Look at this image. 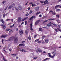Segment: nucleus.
<instances>
[{"mask_svg":"<svg viewBox=\"0 0 61 61\" xmlns=\"http://www.w3.org/2000/svg\"><path fill=\"white\" fill-rule=\"evenodd\" d=\"M14 39V41H17L18 40V39L16 37H15L14 38L13 37H11L8 40H5V41H11V40H13Z\"/></svg>","mask_w":61,"mask_h":61,"instance_id":"obj_1","label":"nucleus"},{"mask_svg":"<svg viewBox=\"0 0 61 61\" xmlns=\"http://www.w3.org/2000/svg\"><path fill=\"white\" fill-rule=\"evenodd\" d=\"M52 54L53 55V56H52L51 55V53H48V55L49 57H51V58H54L55 56V55H56V53L55 52H54L53 51L52 52Z\"/></svg>","mask_w":61,"mask_h":61,"instance_id":"obj_2","label":"nucleus"},{"mask_svg":"<svg viewBox=\"0 0 61 61\" xmlns=\"http://www.w3.org/2000/svg\"><path fill=\"white\" fill-rule=\"evenodd\" d=\"M32 26H33V24L32 23H31L30 24V30L31 31H34V30L33 29Z\"/></svg>","mask_w":61,"mask_h":61,"instance_id":"obj_3","label":"nucleus"},{"mask_svg":"<svg viewBox=\"0 0 61 61\" xmlns=\"http://www.w3.org/2000/svg\"><path fill=\"white\" fill-rule=\"evenodd\" d=\"M19 33H20V35L22 36V35L23 34V30H20L19 31Z\"/></svg>","mask_w":61,"mask_h":61,"instance_id":"obj_4","label":"nucleus"},{"mask_svg":"<svg viewBox=\"0 0 61 61\" xmlns=\"http://www.w3.org/2000/svg\"><path fill=\"white\" fill-rule=\"evenodd\" d=\"M20 50L22 52H24V53L25 52H27V51H25V50H24L22 49H20Z\"/></svg>","mask_w":61,"mask_h":61,"instance_id":"obj_5","label":"nucleus"},{"mask_svg":"<svg viewBox=\"0 0 61 61\" xmlns=\"http://www.w3.org/2000/svg\"><path fill=\"white\" fill-rule=\"evenodd\" d=\"M40 2L41 3V4H43V3H44V4H43V5H44L46 4V2H45V1H44L43 2L42 1H40Z\"/></svg>","mask_w":61,"mask_h":61,"instance_id":"obj_6","label":"nucleus"},{"mask_svg":"<svg viewBox=\"0 0 61 61\" xmlns=\"http://www.w3.org/2000/svg\"><path fill=\"white\" fill-rule=\"evenodd\" d=\"M53 24V23L51 22H50L49 23H48L47 25V26H50L52 25V24Z\"/></svg>","mask_w":61,"mask_h":61,"instance_id":"obj_7","label":"nucleus"},{"mask_svg":"<svg viewBox=\"0 0 61 61\" xmlns=\"http://www.w3.org/2000/svg\"><path fill=\"white\" fill-rule=\"evenodd\" d=\"M39 9V7H37L35 8V11H37V10H38Z\"/></svg>","mask_w":61,"mask_h":61,"instance_id":"obj_8","label":"nucleus"},{"mask_svg":"<svg viewBox=\"0 0 61 61\" xmlns=\"http://www.w3.org/2000/svg\"><path fill=\"white\" fill-rule=\"evenodd\" d=\"M39 22H40V20H38L36 21L35 22V25H37V24L39 23Z\"/></svg>","mask_w":61,"mask_h":61,"instance_id":"obj_9","label":"nucleus"},{"mask_svg":"<svg viewBox=\"0 0 61 61\" xmlns=\"http://www.w3.org/2000/svg\"><path fill=\"white\" fill-rule=\"evenodd\" d=\"M21 20H22V18L20 17H19L18 19V21L19 22H20V21H21Z\"/></svg>","mask_w":61,"mask_h":61,"instance_id":"obj_10","label":"nucleus"},{"mask_svg":"<svg viewBox=\"0 0 61 61\" xmlns=\"http://www.w3.org/2000/svg\"><path fill=\"white\" fill-rule=\"evenodd\" d=\"M18 7L19 10H21L22 8V6H21V5L19 6Z\"/></svg>","mask_w":61,"mask_h":61,"instance_id":"obj_11","label":"nucleus"},{"mask_svg":"<svg viewBox=\"0 0 61 61\" xmlns=\"http://www.w3.org/2000/svg\"><path fill=\"white\" fill-rule=\"evenodd\" d=\"M13 7V5H10L8 8V9H10L11 8H12Z\"/></svg>","mask_w":61,"mask_h":61,"instance_id":"obj_12","label":"nucleus"},{"mask_svg":"<svg viewBox=\"0 0 61 61\" xmlns=\"http://www.w3.org/2000/svg\"><path fill=\"white\" fill-rule=\"evenodd\" d=\"M49 27H50V26L47 25L46 26L43 27V28H46L47 29H48V28H49Z\"/></svg>","mask_w":61,"mask_h":61,"instance_id":"obj_13","label":"nucleus"},{"mask_svg":"<svg viewBox=\"0 0 61 61\" xmlns=\"http://www.w3.org/2000/svg\"><path fill=\"white\" fill-rule=\"evenodd\" d=\"M11 56H12L13 57H15V56H16V54H11Z\"/></svg>","mask_w":61,"mask_h":61,"instance_id":"obj_14","label":"nucleus"},{"mask_svg":"<svg viewBox=\"0 0 61 61\" xmlns=\"http://www.w3.org/2000/svg\"><path fill=\"white\" fill-rule=\"evenodd\" d=\"M45 42L46 43H47L48 42V39H46L45 40Z\"/></svg>","mask_w":61,"mask_h":61,"instance_id":"obj_15","label":"nucleus"},{"mask_svg":"<svg viewBox=\"0 0 61 61\" xmlns=\"http://www.w3.org/2000/svg\"><path fill=\"white\" fill-rule=\"evenodd\" d=\"M1 21L3 23V24H5V21H4V20H3V19H2Z\"/></svg>","mask_w":61,"mask_h":61,"instance_id":"obj_16","label":"nucleus"},{"mask_svg":"<svg viewBox=\"0 0 61 61\" xmlns=\"http://www.w3.org/2000/svg\"><path fill=\"white\" fill-rule=\"evenodd\" d=\"M24 45H25L24 44H20L19 45V46H24Z\"/></svg>","mask_w":61,"mask_h":61,"instance_id":"obj_17","label":"nucleus"},{"mask_svg":"<svg viewBox=\"0 0 61 61\" xmlns=\"http://www.w3.org/2000/svg\"><path fill=\"white\" fill-rule=\"evenodd\" d=\"M56 21L58 23H60V21L59 20H56Z\"/></svg>","mask_w":61,"mask_h":61,"instance_id":"obj_18","label":"nucleus"},{"mask_svg":"<svg viewBox=\"0 0 61 61\" xmlns=\"http://www.w3.org/2000/svg\"><path fill=\"white\" fill-rule=\"evenodd\" d=\"M7 36H5L4 35H3L1 36V37H4V38H5V37H6Z\"/></svg>","mask_w":61,"mask_h":61,"instance_id":"obj_19","label":"nucleus"},{"mask_svg":"<svg viewBox=\"0 0 61 61\" xmlns=\"http://www.w3.org/2000/svg\"><path fill=\"white\" fill-rule=\"evenodd\" d=\"M59 5H56L55 7V8L56 9V8H58V7H59Z\"/></svg>","mask_w":61,"mask_h":61,"instance_id":"obj_20","label":"nucleus"},{"mask_svg":"<svg viewBox=\"0 0 61 61\" xmlns=\"http://www.w3.org/2000/svg\"><path fill=\"white\" fill-rule=\"evenodd\" d=\"M27 18H28V17H26L24 19H23L22 20V21H24V20H26V19H27Z\"/></svg>","mask_w":61,"mask_h":61,"instance_id":"obj_21","label":"nucleus"},{"mask_svg":"<svg viewBox=\"0 0 61 61\" xmlns=\"http://www.w3.org/2000/svg\"><path fill=\"white\" fill-rule=\"evenodd\" d=\"M32 13H33V11L32 10H30V12H29V14H31Z\"/></svg>","mask_w":61,"mask_h":61,"instance_id":"obj_22","label":"nucleus"},{"mask_svg":"<svg viewBox=\"0 0 61 61\" xmlns=\"http://www.w3.org/2000/svg\"><path fill=\"white\" fill-rule=\"evenodd\" d=\"M38 51H39V52H42V51L41 50H38Z\"/></svg>","mask_w":61,"mask_h":61,"instance_id":"obj_23","label":"nucleus"},{"mask_svg":"<svg viewBox=\"0 0 61 61\" xmlns=\"http://www.w3.org/2000/svg\"><path fill=\"white\" fill-rule=\"evenodd\" d=\"M33 19V16L31 17L29 19V20H31L32 19Z\"/></svg>","mask_w":61,"mask_h":61,"instance_id":"obj_24","label":"nucleus"},{"mask_svg":"<svg viewBox=\"0 0 61 61\" xmlns=\"http://www.w3.org/2000/svg\"><path fill=\"white\" fill-rule=\"evenodd\" d=\"M14 25H15V24H13V25L10 26V28H12V27H13L14 26Z\"/></svg>","mask_w":61,"mask_h":61,"instance_id":"obj_25","label":"nucleus"},{"mask_svg":"<svg viewBox=\"0 0 61 61\" xmlns=\"http://www.w3.org/2000/svg\"><path fill=\"white\" fill-rule=\"evenodd\" d=\"M45 37H46V36H42V39H44V38H45Z\"/></svg>","mask_w":61,"mask_h":61,"instance_id":"obj_26","label":"nucleus"},{"mask_svg":"<svg viewBox=\"0 0 61 61\" xmlns=\"http://www.w3.org/2000/svg\"><path fill=\"white\" fill-rule=\"evenodd\" d=\"M25 33L26 34H27L28 33V30H27L25 31Z\"/></svg>","mask_w":61,"mask_h":61,"instance_id":"obj_27","label":"nucleus"},{"mask_svg":"<svg viewBox=\"0 0 61 61\" xmlns=\"http://www.w3.org/2000/svg\"><path fill=\"white\" fill-rule=\"evenodd\" d=\"M28 39L29 40H31V36H29L28 37Z\"/></svg>","mask_w":61,"mask_h":61,"instance_id":"obj_28","label":"nucleus"},{"mask_svg":"<svg viewBox=\"0 0 61 61\" xmlns=\"http://www.w3.org/2000/svg\"><path fill=\"white\" fill-rule=\"evenodd\" d=\"M10 30L9 29H7L6 30V31H9V30Z\"/></svg>","mask_w":61,"mask_h":61,"instance_id":"obj_29","label":"nucleus"},{"mask_svg":"<svg viewBox=\"0 0 61 61\" xmlns=\"http://www.w3.org/2000/svg\"><path fill=\"white\" fill-rule=\"evenodd\" d=\"M56 16L57 18H59V15H56Z\"/></svg>","mask_w":61,"mask_h":61,"instance_id":"obj_30","label":"nucleus"},{"mask_svg":"<svg viewBox=\"0 0 61 61\" xmlns=\"http://www.w3.org/2000/svg\"><path fill=\"white\" fill-rule=\"evenodd\" d=\"M42 29L41 28H40L39 29V31H42Z\"/></svg>","mask_w":61,"mask_h":61,"instance_id":"obj_31","label":"nucleus"},{"mask_svg":"<svg viewBox=\"0 0 61 61\" xmlns=\"http://www.w3.org/2000/svg\"><path fill=\"white\" fill-rule=\"evenodd\" d=\"M57 29L59 31H60L61 32V29H60L59 28H57Z\"/></svg>","mask_w":61,"mask_h":61,"instance_id":"obj_32","label":"nucleus"},{"mask_svg":"<svg viewBox=\"0 0 61 61\" xmlns=\"http://www.w3.org/2000/svg\"><path fill=\"white\" fill-rule=\"evenodd\" d=\"M57 11H60V9H57L56 10Z\"/></svg>","mask_w":61,"mask_h":61,"instance_id":"obj_33","label":"nucleus"},{"mask_svg":"<svg viewBox=\"0 0 61 61\" xmlns=\"http://www.w3.org/2000/svg\"><path fill=\"white\" fill-rule=\"evenodd\" d=\"M5 2H6V1H3L2 2V4H3V5H4L5 3Z\"/></svg>","mask_w":61,"mask_h":61,"instance_id":"obj_34","label":"nucleus"},{"mask_svg":"<svg viewBox=\"0 0 61 61\" xmlns=\"http://www.w3.org/2000/svg\"><path fill=\"white\" fill-rule=\"evenodd\" d=\"M39 40L38 39H37L35 41V42H37V41H38Z\"/></svg>","mask_w":61,"mask_h":61,"instance_id":"obj_35","label":"nucleus"},{"mask_svg":"<svg viewBox=\"0 0 61 61\" xmlns=\"http://www.w3.org/2000/svg\"><path fill=\"white\" fill-rule=\"evenodd\" d=\"M47 21H48V20H46L43 22V23H46V22H47Z\"/></svg>","mask_w":61,"mask_h":61,"instance_id":"obj_36","label":"nucleus"},{"mask_svg":"<svg viewBox=\"0 0 61 61\" xmlns=\"http://www.w3.org/2000/svg\"><path fill=\"white\" fill-rule=\"evenodd\" d=\"M37 57L36 56L34 57V59H36L37 58Z\"/></svg>","mask_w":61,"mask_h":61,"instance_id":"obj_37","label":"nucleus"},{"mask_svg":"<svg viewBox=\"0 0 61 61\" xmlns=\"http://www.w3.org/2000/svg\"><path fill=\"white\" fill-rule=\"evenodd\" d=\"M4 39H2V43L3 44H4V43L3 42H4Z\"/></svg>","mask_w":61,"mask_h":61,"instance_id":"obj_38","label":"nucleus"},{"mask_svg":"<svg viewBox=\"0 0 61 61\" xmlns=\"http://www.w3.org/2000/svg\"><path fill=\"white\" fill-rule=\"evenodd\" d=\"M48 59V58H46V59H44L43 60V61H46L47 60V59Z\"/></svg>","mask_w":61,"mask_h":61,"instance_id":"obj_39","label":"nucleus"},{"mask_svg":"<svg viewBox=\"0 0 61 61\" xmlns=\"http://www.w3.org/2000/svg\"><path fill=\"white\" fill-rule=\"evenodd\" d=\"M38 43H39V44H41V43H42V42L41 41H38Z\"/></svg>","mask_w":61,"mask_h":61,"instance_id":"obj_40","label":"nucleus"},{"mask_svg":"<svg viewBox=\"0 0 61 61\" xmlns=\"http://www.w3.org/2000/svg\"><path fill=\"white\" fill-rule=\"evenodd\" d=\"M45 3H47L48 2V1L47 0H46L45 1Z\"/></svg>","mask_w":61,"mask_h":61,"instance_id":"obj_41","label":"nucleus"},{"mask_svg":"<svg viewBox=\"0 0 61 61\" xmlns=\"http://www.w3.org/2000/svg\"><path fill=\"white\" fill-rule=\"evenodd\" d=\"M5 14H4L3 15V17L4 18L5 17Z\"/></svg>","mask_w":61,"mask_h":61,"instance_id":"obj_42","label":"nucleus"},{"mask_svg":"<svg viewBox=\"0 0 61 61\" xmlns=\"http://www.w3.org/2000/svg\"><path fill=\"white\" fill-rule=\"evenodd\" d=\"M32 17H33V18H36V17L35 16H32Z\"/></svg>","mask_w":61,"mask_h":61,"instance_id":"obj_43","label":"nucleus"},{"mask_svg":"<svg viewBox=\"0 0 61 61\" xmlns=\"http://www.w3.org/2000/svg\"><path fill=\"white\" fill-rule=\"evenodd\" d=\"M3 28H4V29H5V28L6 27H5V25H4V26H3Z\"/></svg>","mask_w":61,"mask_h":61,"instance_id":"obj_44","label":"nucleus"},{"mask_svg":"<svg viewBox=\"0 0 61 61\" xmlns=\"http://www.w3.org/2000/svg\"><path fill=\"white\" fill-rule=\"evenodd\" d=\"M36 36H37V35H36L35 36H34V38H36Z\"/></svg>","mask_w":61,"mask_h":61,"instance_id":"obj_45","label":"nucleus"},{"mask_svg":"<svg viewBox=\"0 0 61 61\" xmlns=\"http://www.w3.org/2000/svg\"><path fill=\"white\" fill-rule=\"evenodd\" d=\"M39 17H42V15L40 14L39 15Z\"/></svg>","mask_w":61,"mask_h":61,"instance_id":"obj_46","label":"nucleus"},{"mask_svg":"<svg viewBox=\"0 0 61 61\" xmlns=\"http://www.w3.org/2000/svg\"><path fill=\"white\" fill-rule=\"evenodd\" d=\"M15 30H16V31H18V28H17L15 29Z\"/></svg>","mask_w":61,"mask_h":61,"instance_id":"obj_47","label":"nucleus"},{"mask_svg":"<svg viewBox=\"0 0 61 61\" xmlns=\"http://www.w3.org/2000/svg\"><path fill=\"white\" fill-rule=\"evenodd\" d=\"M28 15H29V14L28 13H27L25 15V16H28Z\"/></svg>","mask_w":61,"mask_h":61,"instance_id":"obj_48","label":"nucleus"},{"mask_svg":"<svg viewBox=\"0 0 61 61\" xmlns=\"http://www.w3.org/2000/svg\"><path fill=\"white\" fill-rule=\"evenodd\" d=\"M4 24H1L0 25L1 26H4Z\"/></svg>","mask_w":61,"mask_h":61,"instance_id":"obj_49","label":"nucleus"},{"mask_svg":"<svg viewBox=\"0 0 61 61\" xmlns=\"http://www.w3.org/2000/svg\"><path fill=\"white\" fill-rule=\"evenodd\" d=\"M53 15H56V13L55 12H54L53 13H52Z\"/></svg>","mask_w":61,"mask_h":61,"instance_id":"obj_50","label":"nucleus"},{"mask_svg":"<svg viewBox=\"0 0 61 61\" xmlns=\"http://www.w3.org/2000/svg\"><path fill=\"white\" fill-rule=\"evenodd\" d=\"M25 25H26L27 24V21H25Z\"/></svg>","mask_w":61,"mask_h":61,"instance_id":"obj_51","label":"nucleus"},{"mask_svg":"<svg viewBox=\"0 0 61 61\" xmlns=\"http://www.w3.org/2000/svg\"><path fill=\"white\" fill-rule=\"evenodd\" d=\"M52 24L54 25H55V26H56V25L55 24L52 23Z\"/></svg>","mask_w":61,"mask_h":61,"instance_id":"obj_52","label":"nucleus"},{"mask_svg":"<svg viewBox=\"0 0 61 61\" xmlns=\"http://www.w3.org/2000/svg\"><path fill=\"white\" fill-rule=\"evenodd\" d=\"M28 3V2H27L25 5H27V3Z\"/></svg>","mask_w":61,"mask_h":61,"instance_id":"obj_53","label":"nucleus"},{"mask_svg":"<svg viewBox=\"0 0 61 61\" xmlns=\"http://www.w3.org/2000/svg\"><path fill=\"white\" fill-rule=\"evenodd\" d=\"M48 8H49L48 7H47V9L46 10V11H47V10H48Z\"/></svg>","mask_w":61,"mask_h":61,"instance_id":"obj_54","label":"nucleus"},{"mask_svg":"<svg viewBox=\"0 0 61 61\" xmlns=\"http://www.w3.org/2000/svg\"><path fill=\"white\" fill-rule=\"evenodd\" d=\"M42 44H45V42L44 41H43L42 43Z\"/></svg>","mask_w":61,"mask_h":61,"instance_id":"obj_55","label":"nucleus"},{"mask_svg":"<svg viewBox=\"0 0 61 61\" xmlns=\"http://www.w3.org/2000/svg\"><path fill=\"white\" fill-rule=\"evenodd\" d=\"M28 10H30V7H29L28 8Z\"/></svg>","mask_w":61,"mask_h":61,"instance_id":"obj_56","label":"nucleus"},{"mask_svg":"<svg viewBox=\"0 0 61 61\" xmlns=\"http://www.w3.org/2000/svg\"><path fill=\"white\" fill-rule=\"evenodd\" d=\"M23 24H24V22H22L21 24V25H22Z\"/></svg>","mask_w":61,"mask_h":61,"instance_id":"obj_57","label":"nucleus"},{"mask_svg":"<svg viewBox=\"0 0 61 61\" xmlns=\"http://www.w3.org/2000/svg\"><path fill=\"white\" fill-rule=\"evenodd\" d=\"M58 25V27H59V28H60V25Z\"/></svg>","mask_w":61,"mask_h":61,"instance_id":"obj_58","label":"nucleus"},{"mask_svg":"<svg viewBox=\"0 0 61 61\" xmlns=\"http://www.w3.org/2000/svg\"><path fill=\"white\" fill-rule=\"evenodd\" d=\"M3 51H5V52H6V51H5V48H3Z\"/></svg>","mask_w":61,"mask_h":61,"instance_id":"obj_59","label":"nucleus"},{"mask_svg":"<svg viewBox=\"0 0 61 61\" xmlns=\"http://www.w3.org/2000/svg\"><path fill=\"white\" fill-rule=\"evenodd\" d=\"M34 4H32V6H34Z\"/></svg>","mask_w":61,"mask_h":61,"instance_id":"obj_60","label":"nucleus"},{"mask_svg":"<svg viewBox=\"0 0 61 61\" xmlns=\"http://www.w3.org/2000/svg\"><path fill=\"white\" fill-rule=\"evenodd\" d=\"M12 31V30H10V31H9V33H10V32H11Z\"/></svg>","mask_w":61,"mask_h":61,"instance_id":"obj_61","label":"nucleus"},{"mask_svg":"<svg viewBox=\"0 0 61 61\" xmlns=\"http://www.w3.org/2000/svg\"><path fill=\"white\" fill-rule=\"evenodd\" d=\"M57 30L56 29H55V30L56 31V32H58V31H57Z\"/></svg>","mask_w":61,"mask_h":61,"instance_id":"obj_62","label":"nucleus"},{"mask_svg":"<svg viewBox=\"0 0 61 61\" xmlns=\"http://www.w3.org/2000/svg\"><path fill=\"white\" fill-rule=\"evenodd\" d=\"M61 0H59L58 1V2H61Z\"/></svg>","mask_w":61,"mask_h":61,"instance_id":"obj_63","label":"nucleus"},{"mask_svg":"<svg viewBox=\"0 0 61 61\" xmlns=\"http://www.w3.org/2000/svg\"><path fill=\"white\" fill-rule=\"evenodd\" d=\"M16 59H18V57L16 56Z\"/></svg>","mask_w":61,"mask_h":61,"instance_id":"obj_64","label":"nucleus"}]
</instances>
